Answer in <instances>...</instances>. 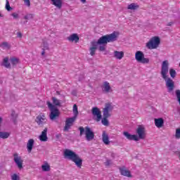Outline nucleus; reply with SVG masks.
<instances>
[{"label": "nucleus", "instance_id": "f257e3e1", "mask_svg": "<svg viewBox=\"0 0 180 180\" xmlns=\"http://www.w3.org/2000/svg\"><path fill=\"white\" fill-rule=\"evenodd\" d=\"M120 34L119 32H113L110 34L100 37L97 41H92L89 48L90 55L94 56L98 49L100 51H105V50H106V44L116 41Z\"/></svg>", "mask_w": 180, "mask_h": 180}, {"label": "nucleus", "instance_id": "f03ea898", "mask_svg": "<svg viewBox=\"0 0 180 180\" xmlns=\"http://www.w3.org/2000/svg\"><path fill=\"white\" fill-rule=\"evenodd\" d=\"M169 70V62L168 60H164L162 63L160 74L162 78L165 79L166 82V86L168 92H172L175 88V83L170 77H168V71Z\"/></svg>", "mask_w": 180, "mask_h": 180}, {"label": "nucleus", "instance_id": "7ed1b4c3", "mask_svg": "<svg viewBox=\"0 0 180 180\" xmlns=\"http://www.w3.org/2000/svg\"><path fill=\"white\" fill-rule=\"evenodd\" d=\"M136 134H131L127 131L123 133L124 136L127 139V140L133 141H139V140H144L147 133L146 131V127L144 125H139L136 129Z\"/></svg>", "mask_w": 180, "mask_h": 180}, {"label": "nucleus", "instance_id": "20e7f679", "mask_svg": "<svg viewBox=\"0 0 180 180\" xmlns=\"http://www.w3.org/2000/svg\"><path fill=\"white\" fill-rule=\"evenodd\" d=\"M63 155L66 160H70V161H72V162H75L77 168H81V167H82V158L76 154L75 152L70 149H66L63 152Z\"/></svg>", "mask_w": 180, "mask_h": 180}, {"label": "nucleus", "instance_id": "39448f33", "mask_svg": "<svg viewBox=\"0 0 180 180\" xmlns=\"http://www.w3.org/2000/svg\"><path fill=\"white\" fill-rule=\"evenodd\" d=\"M73 117L66 119L64 131H68V130L71 129L72 124H74V122L77 120V117H78V107L76 105V104L73 105Z\"/></svg>", "mask_w": 180, "mask_h": 180}, {"label": "nucleus", "instance_id": "423d86ee", "mask_svg": "<svg viewBox=\"0 0 180 180\" xmlns=\"http://www.w3.org/2000/svg\"><path fill=\"white\" fill-rule=\"evenodd\" d=\"M161 44V38L158 36L152 37L150 40L146 44V47L149 50H155L158 49Z\"/></svg>", "mask_w": 180, "mask_h": 180}, {"label": "nucleus", "instance_id": "0eeeda50", "mask_svg": "<svg viewBox=\"0 0 180 180\" xmlns=\"http://www.w3.org/2000/svg\"><path fill=\"white\" fill-rule=\"evenodd\" d=\"M80 130V136H82L84 133L85 132V136H86V139L87 141H91V140H94V137H95V134H94L93 131H91V129L88 127H79Z\"/></svg>", "mask_w": 180, "mask_h": 180}, {"label": "nucleus", "instance_id": "6e6552de", "mask_svg": "<svg viewBox=\"0 0 180 180\" xmlns=\"http://www.w3.org/2000/svg\"><path fill=\"white\" fill-rule=\"evenodd\" d=\"M46 105H48V108L51 110V114H50V119L51 120H54L56 117H58L60 116V111L56 106H54L50 101L46 102Z\"/></svg>", "mask_w": 180, "mask_h": 180}, {"label": "nucleus", "instance_id": "1a4fd4ad", "mask_svg": "<svg viewBox=\"0 0 180 180\" xmlns=\"http://www.w3.org/2000/svg\"><path fill=\"white\" fill-rule=\"evenodd\" d=\"M135 60L138 63H141V64H148L150 63V59L144 57V53L141 51H137L135 53Z\"/></svg>", "mask_w": 180, "mask_h": 180}, {"label": "nucleus", "instance_id": "9d476101", "mask_svg": "<svg viewBox=\"0 0 180 180\" xmlns=\"http://www.w3.org/2000/svg\"><path fill=\"white\" fill-rule=\"evenodd\" d=\"M113 104L112 103H106L103 108V114L104 117H110L112 110H113Z\"/></svg>", "mask_w": 180, "mask_h": 180}, {"label": "nucleus", "instance_id": "9b49d317", "mask_svg": "<svg viewBox=\"0 0 180 180\" xmlns=\"http://www.w3.org/2000/svg\"><path fill=\"white\" fill-rule=\"evenodd\" d=\"M91 113L94 120H96V122H101L102 120V112L98 107H94L91 110Z\"/></svg>", "mask_w": 180, "mask_h": 180}, {"label": "nucleus", "instance_id": "f8f14e48", "mask_svg": "<svg viewBox=\"0 0 180 180\" xmlns=\"http://www.w3.org/2000/svg\"><path fill=\"white\" fill-rule=\"evenodd\" d=\"M13 160L14 162L16 164L18 169H23V159L22 158V156L19 155L18 153L13 154Z\"/></svg>", "mask_w": 180, "mask_h": 180}, {"label": "nucleus", "instance_id": "ddd939ff", "mask_svg": "<svg viewBox=\"0 0 180 180\" xmlns=\"http://www.w3.org/2000/svg\"><path fill=\"white\" fill-rule=\"evenodd\" d=\"M36 123L38 126H44L47 123V118H46V115L43 113L39 114L35 120Z\"/></svg>", "mask_w": 180, "mask_h": 180}, {"label": "nucleus", "instance_id": "4468645a", "mask_svg": "<svg viewBox=\"0 0 180 180\" xmlns=\"http://www.w3.org/2000/svg\"><path fill=\"white\" fill-rule=\"evenodd\" d=\"M101 89L104 94H110L112 92V86H110V84L108 82H103L101 85Z\"/></svg>", "mask_w": 180, "mask_h": 180}, {"label": "nucleus", "instance_id": "2eb2a0df", "mask_svg": "<svg viewBox=\"0 0 180 180\" xmlns=\"http://www.w3.org/2000/svg\"><path fill=\"white\" fill-rule=\"evenodd\" d=\"M120 172L121 175H123V176H127V178H131V176H133L130 170H129L124 166L120 167Z\"/></svg>", "mask_w": 180, "mask_h": 180}, {"label": "nucleus", "instance_id": "dca6fc26", "mask_svg": "<svg viewBox=\"0 0 180 180\" xmlns=\"http://www.w3.org/2000/svg\"><path fill=\"white\" fill-rule=\"evenodd\" d=\"M47 131L48 129L44 128L41 134L38 136L39 140L42 143H46V141H49V137L47 136Z\"/></svg>", "mask_w": 180, "mask_h": 180}, {"label": "nucleus", "instance_id": "f3484780", "mask_svg": "<svg viewBox=\"0 0 180 180\" xmlns=\"http://www.w3.org/2000/svg\"><path fill=\"white\" fill-rule=\"evenodd\" d=\"M68 40L70 43H78V41H79V37L78 36V34H72L68 37Z\"/></svg>", "mask_w": 180, "mask_h": 180}, {"label": "nucleus", "instance_id": "a211bd4d", "mask_svg": "<svg viewBox=\"0 0 180 180\" xmlns=\"http://www.w3.org/2000/svg\"><path fill=\"white\" fill-rule=\"evenodd\" d=\"M102 141L105 146H109L110 144V141L109 140V134H108L105 131H103Z\"/></svg>", "mask_w": 180, "mask_h": 180}, {"label": "nucleus", "instance_id": "6ab92c4d", "mask_svg": "<svg viewBox=\"0 0 180 180\" xmlns=\"http://www.w3.org/2000/svg\"><path fill=\"white\" fill-rule=\"evenodd\" d=\"M113 57L115 60H122L124 57V52L123 51H115L113 52Z\"/></svg>", "mask_w": 180, "mask_h": 180}, {"label": "nucleus", "instance_id": "aec40b11", "mask_svg": "<svg viewBox=\"0 0 180 180\" xmlns=\"http://www.w3.org/2000/svg\"><path fill=\"white\" fill-rule=\"evenodd\" d=\"M34 146V139H29L27 143V150L28 153H32V150H33Z\"/></svg>", "mask_w": 180, "mask_h": 180}, {"label": "nucleus", "instance_id": "412c9836", "mask_svg": "<svg viewBox=\"0 0 180 180\" xmlns=\"http://www.w3.org/2000/svg\"><path fill=\"white\" fill-rule=\"evenodd\" d=\"M155 126L158 127V129H161L164 126V119L162 118H155Z\"/></svg>", "mask_w": 180, "mask_h": 180}, {"label": "nucleus", "instance_id": "4be33fe9", "mask_svg": "<svg viewBox=\"0 0 180 180\" xmlns=\"http://www.w3.org/2000/svg\"><path fill=\"white\" fill-rule=\"evenodd\" d=\"M40 47L43 50L41 56H44L46 54V50H49V43L46 41H42Z\"/></svg>", "mask_w": 180, "mask_h": 180}, {"label": "nucleus", "instance_id": "5701e85b", "mask_svg": "<svg viewBox=\"0 0 180 180\" xmlns=\"http://www.w3.org/2000/svg\"><path fill=\"white\" fill-rule=\"evenodd\" d=\"M52 4L56 6L58 9H61V7L63 6V1L62 0H51Z\"/></svg>", "mask_w": 180, "mask_h": 180}, {"label": "nucleus", "instance_id": "b1692460", "mask_svg": "<svg viewBox=\"0 0 180 180\" xmlns=\"http://www.w3.org/2000/svg\"><path fill=\"white\" fill-rule=\"evenodd\" d=\"M1 65L5 67L6 68H11V63H9V58L6 57L3 59V62Z\"/></svg>", "mask_w": 180, "mask_h": 180}, {"label": "nucleus", "instance_id": "393cba45", "mask_svg": "<svg viewBox=\"0 0 180 180\" xmlns=\"http://www.w3.org/2000/svg\"><path fill=\"white\" fill-rule=\"evenodd\" d=\"M41 169L44 172H49L50 171V165L47 162H44L41 165Z\"/></svg>", "mask_w": 180, "mask_h": 180}, {"label": "nucleus", "instance_id": "a878e982", "mask_svg": "<svg viewBox=\"0 0 180 180\" xmlns=\"http://www.w3.org/2000/svg\"><path fill=\"white\" fill-rule=\"evenodd\" d=\"M128 9H130L131 11H136V9H139V4L136 3H132L129 5H128Z\"/></svg>", "mask_w": 180, "mask_h": 180}, {"label": "nucleus", "instance_id": "bb28decb", "mask_svg": "<svg viewBox=\"0 0 180 180\" xmlns=\"http://www.w3.org/2000/svg\"><path fill=\"white\" fill-rule=\"evenodd\" d=\"M11 180H20V174L19 173H13L11 174Z\"/></svg>", "mask_w": 180, "mask_h": 180}, {"label": "nucleus", "instance_id": "cd10ccee", "mask_svg": "<svg viewBox=\"0 0 180 180\" xmlns=\"http://www.w3.org/2000/svg\"><path fill=\"white\" fill-rule=\"evenodd\" d=\"M11 136V134L9 132H5V131H1L0 132V139H8Z\"/></svg>", "mask_w": 180, "mask_h": 180}, {"label": "nucleus", "instance_id": "c85d7f7f", "mask_svg": "<svg viewBox=\"0 0 180 180\" xmlns=\"http://www.w3.org/2000/svg\"><path fill=\"white\" fill-rule=\"evenodd\" d=\"M10 61H11L12 65H13V66L18 65V64H19V58H11L10 59Z\"/></svg>", "mask_w": 180, "mask_h": 180}, {"label": "nucleus", "instance_id": "c756f323", "mask_svg": "<svg viewBox=\"0 0 180 180\" xmlns=\"http://www.w3.org/2000/svg\"><path fill=\"white\" fill-rule=\"evenodd\" d=\"M169 72L171 78H175L176 77V71L174 68H170L169 70H168Z\"/></svg>", "mask_w": 180, "mask_h": 180}, {"label": "nucleus", "instance_id": "7c9ffc66", "mask_svg": "<svg viewBox=\"0 0 180 180\" xmlns=\"http://www.w3.org/2000/svg\"><path fill=\"white\" fill-rule=\"evenodd\" d=\"M53 103L56 106H61V101L55 97L52 98Z\"/></svg>", "mask_w": 180, "mask_h": 180}, {"label": "nucleus", "instance_id": "2f4dec72", "mask_svg": "<svg viewBox=\"0 0 180 180\" xmlns=\"http://www.w3.org/2000/svg\"><path fill=\"white\" fill-rule=\"evenodd\" d=\"M1 47L4 50H8V49H11V44L8 42H3L1 45Z\"/></svg>", "mask_w": 180, "mask_h": 180}, {"label": "nucleus", "instance_id": "473e14b6", "mask_svg": "<svg viewBox=\"0 0 180 180\" xmlns=\"http://www.w3.org/2000/svg\"><path fill=\"white\" fill-rule=\"evenodd\" d=\"M175 95H176V98L177 99V101L180 105V90L179 89H176L175 91Z\"/></svg>", "mask_w": 180, "mask_h": 180}, {"label": "nucleus", "instance_id": "72a5a7b5", "mask_svg": "<svg viewBox=\"0 0 180 180\" xmlns=\"http://www.w3.org/2000/svg\"><path fill=\"white\" fill-rule=\"evenodd\" d=\"M174 137L176 140H179V139H180V128L176 129Z\"/></svg>", "mask_w": 180, "mask_h": 180}, {"label": "nucleus", "instance_id": "f704fd0d", "mask_svg": "<svg viewBox=\"0 0 180 180\" xmlns=\"http://www.w3.org/2000/svg\"><path fill=\"white\" fill-rule=\"evenodd\" d=\"M108 117H103L101 120V123L102 124H103V126H109V121H108Z\"/></svg>", "mask_w": 180, "mask_h": 180}, {"label": "nucleus", "instance_id": "c9c22d12", "mask_svg": "<svg viewBox=\"0 0 180 180\" xmlns=\"http://www.w3.org/2000/svg\"><path fill=\"white\" fill-rule=\"evenodd\" d=\"M6 9L8 11V12L12 10V7H11V4H9V1L8 0L6 1Z\"/></svg>", "mask_w": 180, "mask_h": 180}, {"label": "nucleus", "instance_id": "e433bc0d", "mask_svg": "<svg viewBox=\"0 0 180 180\" xmlns=\"http://www.w3.org/2000/svg\"><path fill=\"white\" fill-rule=\"evenodd\" d=\"M34 15L33 14H27L25 17L24 19L26 20H30V19H33Z\"/></svg>", "mask_w": 180, "mask_h": 180}, {"label": "nucleus", "instance_id": "4c0bfd02", "mask_svg": "<svg viewBox=\"0 0 180 180\" xmlns=\"http://www.w3.org/2000/svg\"><path fill=\"white\" fill-rule=\"evenodd\" d=\"M11 16H13V19H19V14L18 13H13Z\"/></svg>", "mask_w": 180, "mask_h": 180}, {"label": "nucleus", "instance_id": "58836bf2", "mask_svg": "<svg viewBox=\"0 0 180 180\" xmlns=\"http://www.w3.org/2000/svg\"><path fill=\"white\" fill-rule=\"evenodd\" d=\"M24 4L26 6H30V0H24Z\"/></svg>", "mask_w": 180, "mask_h": 180}, {"label": "nucleus", "instance_id": "ea45409f", "mask_svg": "<svg viewBox=\"0 0 180 180\" xmlns=\"http://www.w3.org/2000/svg\"><path fill=\"white\" fill-rule=\"evenodd\" d=\"M112 164V160H107L105 162V165L108 166V165H110Z\"/></svg>", "mask_w": 180, "mask_h": 180}, {"label": "nucleus", "instance_id": "a19ab883", "mask_svg": "<svg viewBox=\"0 0 180 180\" xmlns=\"http://www.w3.org/2000/svg\"><path fill=\"white\" fill-rule=\"evenodd\" d=\"M22 32H17V37H18L19 39H22Z\"/></svg>", "mask_w": 180, "mask_h": 180}, {"label": "nucleus", "instance_id": "79ce46f5", "mask_svg": "<svg viewBox=\"0 0 180 180\" xmlns=\"http://www.w3.org/2000/svg\"><path fill=\"white\" fill-rule=\"evenodd\" d=\"M11 116H13V117H18V114H16L15 112H13Z\"/></svg>", "mask_w": 180, "mask_h": 180}, {"label": "nucleus", "instance_id": "37998d69", "mask_svg": "<svg viewBox=\"0 0 180 180\" xmlns=\"http://www.w3.org/2000/svg\"><path fill=\"white\" fill-rule=\"evenodd\" d=\"M3 120H4V119H2L1 117H0V126H1V124H2Z\"/></svg>", "mask_w": 180, "mask_h": 180}, {"label": "nucleus", "instance_id": "c03bdc74", "mask_svg": "<svg viewBox=\"0 0 180 180\" xmlns=\"http://www.w3.org/2000/svg\"><path fill=\"white\" fill-rule=\"evenodd\" d=\"M81 2H82V4H85V2H86V0H81Z\"/></svg>", "mask_w": 180, "mask_h": 180}, {"label": "nucleus", "instance_id": "a18cd8bd", "mask_svg": "<svg viewBox=\"0 0 180 180\" xmlns=\"http://www.w3.org/2000/svg\"><path fill=\"white\" fill-rule=\"evenodd\" d=\"M0 18H4V15H2V13H1V12H0Z\"/></svg>", "mask_w": 180, "mask_h": 180}, {"label": "nucleus", "instance_id": "49530a36", "mask_svg": "<svg viewBox=\"0 0 180 180\" xmlns=\"http://www.w3.org/2000/svg\"><path fill=\"white\" fill-rule=\"evenodd\" d=\"M179 66L180 67V63H179Z\"/></svg>", "mask_w": 180, "mask_h": 180}]
</instances>
